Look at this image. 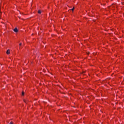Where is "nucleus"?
I'll use <instances>...</instances> for the list:
<instances>
[{
	"label": "nucleus",
	"mask_w": 124,
	"mask_h": 124,
	"mask_svg": "<svg viewBox=\"0 0 124 124\" xmlns=\"http://www.w3.org/2000/svg\"><path fill=\"white\" fill-rule=\"evenodd\" d=\"M9 124H13V123L11 122Z\"/></svg>",
	"instance_id": "6"
},
{
	"label": "nucleus",
	"mask_w": 124,
	"mask_h": 124,
	"mask_svg": "<svg viewBox=\"0 0 124 124\" xmlns=\"http://www.w3.org/2000/svg\"><path fill=\"white\" fill-rule=\"evenodd\" d=\"M22 95H24V93L23 92L22 93Z\"/></svg>",
	"instance_id": "4"
},
{
	"label": "nucleus",
	"mask_w": 124,
	"mask_h": 124,
	"mask_svg": "<svg viewBox=\"0 0 124 124\" xmlns=\"http://www.w3.org/2000/svg\"><path fill=\"white\" fill-rule=\"evenodd\" d=\"M38 14H41V11L40 10L38 11Z\"/></svg>",
	"instance_id": "3"
},
{
	"label": "nucleus",
	"mask_w": 124,
	"mask_h": 124,
	"mask_svg": "<svg viewBox=\"0 0 124 124\" xmlns=\"http://www.w3.org/2000/svg\"><path fill=\"white\" fill-rule=\"evenodd\" d=\"M74 9H75V8L74 7L71 10H72L73 11L74 10Z\"/></svg>",
	"instance_id": "5"
},
{
	"label": "nucleus",
	"mask_w": 124,
	"mask_h": 124,
	"mask_svg": "<svg viewBox=\"0 0 124 124\" xmlns=\"http://www.w3.org/2000/svg\"><path fill=\"white\" fill-rule=\"evenodd\" d=\"M22 45V43L19 44V46H21Z\"/></svg>",
	"instance_id": "7"
},
{
	"label": "nucleus",
	"mask_w": 124,
	"mask_h": 124,
	"mask_svg": "<svg viewBox=\"0 0 124 124\" xmlns=\"http://www.w3.org/2000/svg\"><path fill=\"white\" fill-rule=\"evenodd\" d=\"M14 31L15 32H18V30L17 28H15L14 30Z\"/></svg>",
	"instance_id": "1"
},
{
	"label": "nucleus",
	"mask_w": 124,
	"mask_h": 124,
	"mask_svg": "<svg viewBox=\"0 0 124 124\" xmlns=\"http://www.w3.org/2000/svg\"><path fill=\"white\" fill-rule=\"evenodd\" d=\"M10 50L9 49H8V50H7V52H6V53H7V54H10Z\"/></svg>",
	"instance_id": "2"
},
{
	"label": "nucleus",
	"mask_w": 124,
	"mask_h": 124,
	"mask_svg": "<svg viewBox=\"0 0 124 124\" xmlns=\"http://www.w3.org/2000/svg\"><path fill=\"white\" fill-rule=\"evenodd\" d=\"M24 102L26 103V101L24 100Z\"/></svg>",
	"instance_id": "8"
}]
</instances>
